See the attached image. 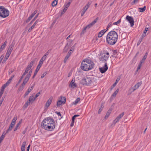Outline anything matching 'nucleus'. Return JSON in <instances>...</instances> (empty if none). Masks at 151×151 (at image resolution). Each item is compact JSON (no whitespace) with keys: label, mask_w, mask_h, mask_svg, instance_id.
Instances as JSON below:
<instances>
[{"label":"nucleus","mask_w":151,"mask_h":151,"mask_svg":"<svg viewBox=\"0 0 151 151\" xmlns=\"http://www.w3.org/2000/svg\"><path fill=\"white\" fill-rule=\"evenodd\" d=\"M30 147V145H29L27 147V151H29V149Z\"/></svg>","instance_id":"obj_64"},{"label":"nucleus","mask_w":151,"mask_h":151,"mask_svg":"<svg viewBox=\"0 0 151 151\" xmlns=\"http://www.w3.org/2000/svg\"><path fill=\"white\" fill-rule=\"evenodd\" d=\"M63 8H63V11L61 13V14H63L64 13H65L67 9L65 8V7H63Z\"/></svg>","instance_id":"obj_45"},{"label":"nucleus","mask_w":151,"mask_h":151,"mask_svg":"<svg viewBox=\"0 0 151 151\" xmlns=\"http://www.w3.org/2000/svg\"><path fill=\"white\" fill-rule=\"evenodd\" d=\"M139 1V0H134L132 2V3H134V4H135L136 3H137L138 1Z\"/></svg>","instance_id":"obj_60"},{"label":"nucleus","mask_w":151,"mask_h":151,"mask_svg":"<svg viewBox=\"0 0 151 151\" xmlns=\"http://www.w3.org/2000/svg\"><path fill=\"white\" fill-rule=\"evenodd\" d=\"M20 125L18 124H17L16 127L14 128V131H16L17 130L18 128Z\"/></svg>","instance_id":"obj_50"},{"label":"nucleus","mask_w":151,"mask_h":151,"mask_svg":"<svg viewBox=\"0 0 151 151\" xmlns=\"http://www.w3.org/2000/svg\"><path fill=\"white\" fill-rule=\"evenodd\" d=\"M98 38L99 37L97 36H95L92 41V42L95 43H97L96 41L98 40Z\"/></svg>","instance_id":"obj_29"},{"label":"nucleus","mask_w":151,"mask_h":151,"mask_svg":"<svg viewBox=\"0 0 151 151\" xmlns=\"http://www.w3.org/2000/svg\"><path fill=\"white\" fill-rule=\"evenodd\" d=\"M34 86H31L29 87L27 89V91L30 92L34 88Z\"/></svg>","instance_id":"obj_43"},{"label":"nucleus","mask_w":151,"mask_h":151,"mask_svg":"<svg viewBox=\"0 0 151 151\" xmlns=\"http://www.w3.org/2000/svg\"><path fill=\"white\" fill-rule=\"evenodd\" d=\"M106 32V31L105 29L102 30L99 33L97 37L99 38L101 37L104 35Z\"/></svg>","instance_id":"obj_20"},{"label":"nucleus","mask_w":151,"mask_h":151,"mask_svg":"<svg viewBox=\"0 0 151 151\" xmlns=\"http://www.w3.org/2000/svg\"><path fill=\"white\" fill-rule=\"evenodd\" d=\"M74 121H72L71 124H70L71 127H73L74 124Z\"/></svg>","instance_id":"obj_56"},{"label":"nucleus","mask_w":151,"mask_h":151,"mask_svg":"<svg viewBox=\"0 0 151 151\" xmlns=\"http://www.w3.org/2000/svg\"><path fill=\"white\" fill-rule=\"evenodd\" d=\"M52 100L53 97H51L47 101L44 106V108L45 109H47L50 106L52 102Z\"/></svg>","instance_id":"obj_13"},{"label":"nucleus","mask_w":151,"mask_h":151,"mask_svg":"<svg viewBox=\"0 0 151 151\" xmlns=\"http://www.w3.org/2000/svg\"><path fill=\"white\" fill-rule=\"evenodd\" d=\"M4 57V54L2 55L0 57V63L1 62L3 59Z\"/></svg>","instance_id":"obj_51"},{"label":"nucleus","mask_w":151,"mask_h":151,"mask_svg":"<svg viewBox=\"0 0 151 151\" xmlns=\"http://www.w3.org/2000/svg\"><path fill=\"white\" fill-rule=\"evenodd\" d=\"M120 80V78H117V79L116 80V82L113 85V87H114L117 84L118 82Z\"/></svg>","instance_id":"obj_39"},{"label":"nucleus","mask_w":151,"mask_h":151,"mask_svg":"<svg viewBox=\"0 0 151 151\" xmlns=\"http://www.w3.org/2000/svg\"><path fill=\"white\" fill-rule=\"evenodd\" d=\"M124 115V112L120 114L113 121V124L115 125L118 122Z\"/></svg>","instance_id":"obj_14"},{"label":"nucleus","mask_w":151,"mask_h":151,"mask_svg":"<svg viewBox=\"0 0 151 151\" xmlns=\"http://www.w3.org/2000/svg\"><path fill=\"white\" fill-rule=\"evenodd\" d=\"M113 52V53L112 56H115V55H116V53L117 52L115 51H114Z\"/></svg>","instance_id":"obj_55"},{"label":"nucleus","mask_w":151,"mask_h":151,"mask_svg":"<svg viewBox=\"0 0 151 151\" xmlns=\"http://www.w3.org/2000/svg\"><path fill=\"white\" fill-rule=\"evenodd\" d=\"M12 50L13 49L12 46H9L8 50H7V52L6 53L10 55Z\"/></svg>","instance_id":"obj_24"},{"label":"nucleus","mask_w":151,"mask_h":151,"mask_svg":"<svg viewBox=\"0 0 151 151\" xmlns=\"http://www.w3.org/2000/svg\"><path fill=\"white\" fill-rule=\"evenodd\" d=\"M58 3V0H55L52 3V6H55Z\"/></svg>","instance_id":"obj_31"},{"label":"nucleus","mask_w":151,"mask_h":151,"mask_svg":"<svg viewBox=\"0 0 151 151\" xmlns=\"http://www.w3.org/2000/svg\"><path fill=\"white\" fill-rule=\"evenodd\" d=\"M142 64L141 63H139V64L138 65V66L137 68V71H138L139 70L142 66Z\"/></svg>","instance_id":"obj_44"},{"label":"nucleus","mask_w":151,"mask_h":151,"mask_svg":"<svg viewBox=\"0 0 151 151\" xmlns=\"http://www.w3.org/2000/svg\"><path fill=\"white\" fill-rule=\"evenodd\" d=\"M26 143V141H24L22 144L21 147H25Z\"/></svg>","instance_id":"obj_48"},{"label":"nucleus","mask_w":151,"mask_h":151,"mask_svg":"<svg viewBox=\"0 0 151 151\" xmlns=\"http://www.w3.org/2000/svg\"><path fill=\"white\" fill-rule=\"evenodd\" d=\"M142 84V82H139L136 84L132 88L129 89V91L130 93V94H131L132 93L138 89L140 86Z\"/></svg>","instance_id":"obj_9"},{"label":"nucleus","mask_w":151,"mask_h":151,"mask_svg":"<svg viewBox=\"0 0 151 151\" xmlns=\"http://www.w3.org/2000/svg\"><path fill=\"white\" fill-rule=\"evenodd\" d=\"M146 9V6H144L143 8H139L140 12H144Z\"/></svg>","instance_id":"obj_33"},{"label":"nucleus","mask_w":151,"mask_h":151,"mask_svg":"<svg viewBox=\"0 0 151 151\" xmlns=\"http://www.w3.org/2000/svg\"><path fill=\"white\" fill-rule=\"evenodd\" d=\"M147 53H146L145 54V55L144 56H143L142 59L140 63L142 64V63L144 62V61H145V60L146 58L147 57Z\"/></svg>","instance_id":"obj_28"},{"label":"nucleus","mask_w":151,"mask_h":151,"mask_svg":"<svg viewBox=\"0 0 151 151\" xmlns=\"http://www.w3.org/2000/svg\"><path fill=\"white\" fill-rule=\"evenodd\" d=\"M32 17H31L30 16L28 17V19H27V20L29 21L32 19Z\"/></svg>","instance_id":"obj_62"},{"label":"nucleus","mask_w":151,"mask_h":151,"mask_svg":"<svg viewBox=\"0 0 151 151\" xmlns=\"http://www.w3.org/2000/svg\"><path fill=\"white\" fill-rule=\"evenodd\" d=\"M37 13V11H35L32 13V14L30 16L32 18Z\"/></svg>","instance_id":"obj_46"},{"label":"nucleus","mask_w":151,"mask_h":151,"mask_svg":"<svg viewBox=\"0 0 151 151\" xmlns=\"http://www.w3.org/2000/svg\"><path fill=\"white\" fill-rule=\"evenodd\" d=\"M76 118V117L74 116L72 118V121H74V120Z\"/></svg>","instance_id":"obj_63"},{"label":"nucleus","mask_w":151,"mask_h":151,"mask_svg":"<svg viewBox=\"0 0 151 151\" xmlns=\"http://www.w3.org/2000/svg\"><path fill=\"white\" fill-rule=\"evenodd\" d=\"M48 54L47 52L42 57L40 60L39 63L36 68L34 75L32 77L33 78H34L37 74L40 69L44 61L46 59L47 57V55H48Z\"/></svg>","instance_id":"obj_4"},{"label":"nucleus","mask_w":151,"mask_h":151,"mask_svg":"<svg viewBox=\"0 0 151 151\" xmlns=\"http://www.w3.org/2000/svg\"><path fill=\"white\" fill-rule=\"evenodd\" d=\"M71 2H65L63 6V7H65L67 9L70 6Z\"/></svg>","instance_id":"obj_26"},{"label":"nucleus","mask_w":151,"mask_h":151,"mask_svg":"<svg viewBox=\"0 0 151 151\" xmlns=\"http://www.w3.org/2000/svg\"><path fill=\"white\" fill-rule=\"evenodd\" d=\"M98 20V18H96L93 22L87 25L84 28L83 31V32H85V31L86 29H89L93 26L96 23Z\"/></svg>","instance_id":"obj_10"},{"label":"nucleus","mask_w":151,"mask_h":151,"mask_svg":"<svg viewBox=\"0 0 151 151\" xmlns=\"http://www.w3.org/2000/svg\"><path fill=\"white\" fill-rule=\"evenodd\" d=\"M69 87L73 88H74L77 86V85L75 82V78H73L70 82L69 85Z\"/></svg>","instance_id":"obj_16"},{"label":"nucleus","mask_w":151,"mask_h":151,"mask_svg":"<svg viewBox=\"0 0 151 151\" xmlns=\"http://www.w3.org/2000/svg\"><path fill=\"white\" fill-rule=\"evenodd\" d=\"M38 22H39L38 20H37L33 24L28 30V32H30L32 30V29L34 28V27H35V26L37 24V23Z\"/></svg>","instance_id":"obj_22"},{"label":"nucleus","mask_w":151,"mask_h":151,"mask_svg":"<svg viewBox=\"0 0 151 151\" xmlns=\"http://www.w3.org/2000/svg\"><path fill=\"white\" fill-rule=\"evenodd\" d=\"M6 44V42L5 41L4 44L0 47V52H1L5 47Z\"/></svg>","instance_id":"obj_25"},{"label":"nucleus","mask_w":151,"mask_h":151,"mask_svg":"<svg viewBox=\"0 0 151 151\" xmlns=\"http://www.w3.org/2000/svg\"><path fill=\"white\" fill-rule=\"evenodd\" d=\"M66 102V98L65 97H63L61 96L59 99L57 101V106H59L62 104H64Z\"/></svg>","instance_id":"obj_11"},{"label":"nucleus","mask_w":151,"mask_h":151,"mask_svg":"<svg viewBox=\"0 0 151 151\" xmlns=\"http://www.w3.org/2000/svg\"><path fill=\"white\" fill-rule=\"evenodd\" d=\"M118 38L117 33L115 31H111L108 33L106 37V41L108 44L113 45L117 42Z\"/></svg>","instance_id":"obj_2"},{"label":"nucleus","mask_w":151,"mask_h":151,"mask_svg":"<svg viewBox=\"0 0 151 151\" xmlns=\"http://www.w3.org/2000/svg\"><path fill=\"white\" fill-rule=\"evenodd\" d=\"M119 91V89H117L116 91L114 92V93L112 94V96L113 97H115L116 94L118 93Z\"/></svg>","instance_id":"obj_35"},{"label":"nucleus","mask_w":151,"mask_h":151,"mask_svg":"<svg viewBox=\"0 0 151 151\" xmlns=\"http://www.w3.org/2000/svg\"><path fill=\"white\" fill-rule=\"evenodd\" d=\"M4 100V98L3 97L1 100L0 101V106H1Z\"/></svg>","instance_id":"obj_54"},{"label":"nucleus","mask_w":151,"mask_h":151,"mask_svg":"<svg viewBox=\"0 0 151 151\" xmlns=\"http://www.w3.org/2000/svg\"><path fill=\"white\" fill-rule=\"evenodd\" d=\"M148 29L147 28H145V29L143 32L144 34H146V33L148 31Z\"/></svg>","instance_id":"obj_53"},{"label":"nucleus","mask_w":151,"mask_h":151,"mask_svg":"<svg viewBox=\"0 0 151 151\" xmlns=\"http://www.w3.org/2000/svg\"><path fill=\"white\" fill-rule=\"evenodd\" d=\"M70 56L69 55V54H67L66 56L65 57V58L64 59L63 62L64 63H66V61H67L68 59L69 58Z\"/></svg>","instance_id":"obj_37"},{"label":"nucleus","mask_w":151,"mask_h":151,"mask_svg":"<svg viewBox=\"0 0 151 151\" xmlns=\"http://www.w3.org/2000/svg\"><path fill=\"white\" fill-rule=\"evenodd\" d=\"M30 93L28 91H27L25 93V96H27V95H28V94L29 93Z\"/></svg>","instance_id":"obj_59"},{"label":"nucleus","mask_w":151,"mask_h":151,"mask_svg":"<svg viewBox=\"0 0 151 151\" xmlns=\"http://www.w3.org/2000/svg\"><path fill=\"white\" fill-rule=\"evenodd\" d=\"M47 73L46 72H45L43 73L41 76V78H43L47 74Z\"/></svg>","instance_id":"obj_47"},{"label":"nucleus","mask_w":151,"mask_h":151,"mask_svg":"<svg viewBox=\"0 0 151 151\" xmlns=\"http://www.w3.org/2000/svg\"><path fill=\"white\" fill-rule=\"evenodd\" d=\"M13 127L10 126L8 129L7 130L6 132V134L8 133L9 131H11Z\"/></svg>","instance_id":"obj_41"},{"label":"nucleus","mask_w":151,"mask_h":151,"mask_svg":"<svg viewBox=\"0 0 151 151\" xmlns=\"http://www.w3.org/2000/svg\"><path fill=\"white\" fill-rule=\"evenodd\" d=\"M108 69L107 65V63H105L104 65L102 67L99 68V69L100 72L102 73H104Z\"/></svg>","instance_id":"obj_15"},{"label":"nucleus","mask_w":151,"mask_h":151,"mask_svg":"<svg viewBox=\"0 0 151 151\" xmlns=\"http://www.w3.org/2000/svg\"><path fill=\"white\" fill-rule=\"evenodd\" d=\"M72 45V44L71 43L69 44L68 43L63 49V52H67L68 49H69L70 46Z\"/></svg>","instance_id":"obj_21"},{"label":"nucleus","mask_w":151,"mask_h":151,"mask_svg":"<svg viewBox=\"0 0 151 151\" xmlns=\"http://www.w3.org/2000/svg\"><path fill=\"white\" fill-rule=\"evenodd\" d=\"M80 101V99L79 98H77L73 103V104L74 105H76L78 104V103Z\"/></svg>","instance_id":"obj_32"},{"label":"nucleus","mask_w":151,"mask_h":151,"mask_svg":"<svg viewBox=\"0 0 151 151\" xmlns=\"http://www.w3.org/2000/svg\"><path fill=\"white\" fill-rule=\"evenodd\" d=\"M10 55L8 54H7V53H6V55H5V57L3 61V63H4V62H5V61L7 60L8 59V58H9V56H10Z\"/></svg>","instance_id":"obj_30"},{"label":"nucleus","mask_w":151,"mask_h":151,"mask_svg":"<svg viewBox=\"0 0 151 151\" xmlns=\"http://www.w3.org/2000/svg\"><path fill=\"white\" fill-rule=\"evenodd\" d=\"M23 76V74H22V77H21V78L19 80L18 83V84L17 85H18V84L20 83V82L21 81L22 79L23 78H24V76Z\"/></svg>","instance_id":"obj_52"},{"label":"nucleus","mask_w":151,"mask_h":151,"mask_svg":"<svg viewBox=\"0 0 151 151\" xmlns=\"http://www.w3.org/2000/svg\"><path fill=\"white\" fill-rule=\"evenodd\" d=\"M13 77L14 76L12 77L11 78H10L9 79V80L7 81L6 83L4 84L2 86V87L5 89V88L6 87L8 86L9 85V84L11 82Z\"/></svg>","instance_id":"obj_19"},{"label":"nucleus","mask_w":151,"mask_h":151,"mask_svg":"<svg viewBox=\"0 0 151 151\" xmlns=\"http://www.w3.org/2000/svg\"><path fill=\"white\" fill-rule=\"evenodd\" d=\"M15 123H13L12 122H11L10 125V126L13 127H14V125H15Z\"/></svg>","instance_id":"obj_57"},{"label":"nucleus","mask_w":151,"mask_h":151,"mask_svg":"<svg viewBox=\"0 0 151 151\" xmlns=\"http://www.w3.org/2000/svg\"><path fill=\"white\" fill-rule=\"evenodd\" d=\"M146 35V34H144L143 33L142 37V38H144Z\"/></svg>","instance_id":"obj_58"},{"label":"nucleus","mask_w":151,"mask_h":151,"mask_svg":"<svg viewBox=\"0 0 151 151\" xmlns=\"http://www.w3.org/2000/svg\"><path fill=\"white\" fill-rule=\"evenodd\" d=\"M35 99H36L35 98L34 95H32L29 97L28 100L31 103V104H32Z\"/></svg>","instance_id":"obj_23"},{"label":"nucleus","mask_w":151,"mask_h":151,"mask_svg":"<svg viewBox=\"0 0 151 151\" xmlns=\"http://www.w3.org/2000/svg\"><path fill=\"white\" fill-rule=\"evenodd\" d=\"M25 147H21V151H25Z\"/></svg>","instance_id":"obj_61"},{"label":"nucleus","mask_w":151,"mask_h":151,"mask_svg":"<svg viewBox=\"0 0 151 151\" xmlns=\"http://www.w3.org/2000/svg\"><path fill=\"white\" fill-rule=\"evenodd\" d=\"M94 66L93 62L91 60L87 58L84 59L81 65V69L85 71H88L92 69Z\"/></svg>","instance_id":"obj_3"},{"label":"nucleus","mask_w":151,"mask_h":151,"mask_svg":"<svg viewBox=\"0 0 151 151\" xmlns=\"http://www.w3.org/2000/svg\"><path fill=\"white\" fill-rule=\"evenodd\" d=\"M90 4L89 3H88L83 8V10L81 12V17L83 16L84 14L85 13V12H86V11L88 8L89 6H90Z\"/></svg>","instance_id":"obj_17"},{"label":"nucleus","mask_w":151,"mask_h":151,"mask_svg":"<svg viewBox=\"0 0 151 151\" xmlns=\"http://www.w3.org/2000/svg\"><path fill=\"white\" fill-rule=\"evenodd\" d=\"M93 82L92 79L90 77H86L81 81V83L83 85H90Z\"/></svg>","instance_id":"obj_7"},{"label":"nucleus","mask_w":151,"mask_h":151,"mask_svg":"<svg viewBox=\"0 0 151 151\" xmlns=\"http://www.w3.org/2000/svg\"><path fill=\"white\" fill-rule=\"evenodd\" d=\"M42 128L50 131H53L55 128V122L52 119L47 117L44 119L42 123Z\"/></svg>","instance_id":"obj_1"},{"label":"nucleus","mask_w":151,"mask_h":151,"mask_svg":"<svg viewBox=\"0 0 151 151\" xmlns=\"http://www.w3.org/2000/svg\"><path fill=\"white\" fill-rule=\"evenodd\" d=\"M111 109H109V110L105 115V119H107L109 117L111 113Z\"/></svg>","instance_id":"obj_27"},{"label":"nucleus","mask_w":151,"mask_h":151,"mask_svg":"<svg viewBox=\"0 0 151 151\" xmlns=\"http://www.w3.org/2000/svg\"><path fill=\"white\" fill-rule=\"evenodd\" d=\"M109 57V52H106L104 53L103 56L101 58V60H102L103 61H106L108 59Z\"/></svg>","instance_id":"obj_18"},{"label":"nucleus","mask_w":151,"mask_h":151,"mask_svg":"<svg viewBox=\"0 0 151 151\" xmlns=\"http://www.w3.org/2000/svg\"><path fill=\"white\" fill-rule=\"evenodd\" d=\"M30 103H31L29 100H28L24 104V107L25 108H26Z\"/></svg>","instance_id":"obj_34"},{"label":"nucleus","mask_w":151,"mask_h":151,"mask_svg":"<svg viewBox=\"0 0 151 151\" xmlns=\"http://www.w3.org/2000/svg\"><path fill=\"white\" fill-rule=\"evenodd\" d=\"M9 14V12L4 6H0V17L3 18H6Z\"/></svg>","instance_id":"obj_5"},{"label":"nucleus","mask_w":151,"mask_h":151,"mask_svg":"<svg viewBox=\"0 0 151 151\" xmlns=\"http://www.w3.org/2000/svg\"><path fill=\"white\" fill-rule=\"evenodd\" d=\"M17 116H15L14 118L12 120V122H13V123H16V120H17Z\"/></svg>","instance_id":"obj_42"},{"label":"nucleus","mask_w":151,"mask_h":151,"mask_svg":"<svg viewBox=\"0 0 151 151\" xmlns=\"http://www.w3.org/2000/svg\"><path fill=\"white\" fill-rule=\"evenodd\" d=\"M126 20L130 24L131 27H132L134 26V19L132 17L127 15L126 17Z\"/></svg>","instance_id":"obj_12"},{"label":"nucleus","mask_w":151,"mask_h":151,"mask_svg":"<svg viewBox=\"0 0 151 151\" xmlns=\"http://www.w3.org/2000/svg\"><path fill=\"white\" fill-rule=\"evenodd\" d=\"M121 19H120L119 20H118L117 22H114L113 23V25H118V24H119V23L121 22Z\"/></svg>","instance_id":"obj_38"},{"label":"nucleus","mask_w":151,"mask_h":151,"mask_svg":"<svg viewBox=\"0 0 151 151\" xmlns=\"http://www.w3.org/2000/svg\"><path fill=\"white\" fill-rule=\"evenodd\" d=\"M32 73V71L30 70L29 72V73L26 75L24 78V79L23 82L22 84V86H24L27 83Z\"/></svg>","instance_id":"obj_8"},{"label":"nucleus","mask_w":151,"mask_h":151,"mask_svg":"<svg viewBox=\"0 0 151 151\" xmlns=\"http://www.w3.org/2000/svg\"><path fill=\"white\" fill-rule=\"evenodd\" d=\"M4 89L2 88V87L1 88L0 91V98H1L2 96L3 93H4Z\"/></svg>","instance_id":"obj_36"},{"label":"nucleus","mask_w":151,"mask_h":151,"mask_svg":"<svg viewBox=\"0 0 151 151\" xmlns=\"http://www.w3.org/2000/svg\"><path fill=\"white\" fill-rule=\"evenodd\" d=\"M37 59L35 58L33 59L28 64L27 67L26 68L25 71L23 73V76H25L28 73H29L30 70L32 71V69H31V68L33 64L36 61Z\"/></svg>","instance_id":"obj_6"},{"label":"nucleus","mask_w":151,"mask_h":151,"mask_svg":"<svg viewBox=\"0 0 151 151\" xmlns=\"http://www.w3.org/2000/svg\"><path fill=\"white\" fill-rule=\"evenodd\" d=\"M104 108V106L103 105H102L101 106V107L100 108V109H99L98 113L99 114H100L101 111Z\"/></svg>","instance_id":"obj_40"},{"label":"nucleus","mask_w":151,"mask_h":151,"mask_svg":"<svg viewBox=\"0 0 151 151\" xmlns=\"http://www.w3.org/2000/svg\"><path fill=\"white\" fill-rule=\"evenodd\" d=\"M40 94V92H38L37 93L35 96H34L35 98V99H36L38 96H39Z\"/></svg>","instance_id":"obj_49"}]
</instances>
